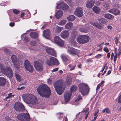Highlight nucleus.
Wrapping results in <instances>:
<instances>
[{
  "mask_svg": "<svg viewBox=\"0 0 121 121\" xmlns=\"http://www.w3.org/2000/svg\"><path fill=\"white\" fill-rule=\"evenodd\" d=\"M37 91L39 94L42 97L48 98L50 95V89L45 84L39 86L37 88Z\"/></svg>",
  "mask_w": 121,
  "mask_h": 121,
  "instance_id": "nucleus-1",
  "label": "nucleus"
},
{
  "mask_svg": "<svg viewBox=\"0 0 121 121\" xmlns=\"http://www.w3.org/2000/svg\"><path fill=\"white\" fill-rule=\"evenodd\" d=\"M54 86L57 94L59 95H61L65 88L62 82L60 81H57L54 83Z\"/></svg>",
  "mask_w": 121,
  "mask_h": 121,
  "instance_id": "nucleus-2",
  "label": "nucleus"
},
{
  "mask_svg": "<svg viewBox=\"0 0 121 121\" xmlns=\"http://www.w3.org/2000/svg\"><path fill=\"white\" fill-rule=\"evenodd\" d=\"M79 91L83 96L87 95L89 92V88L86 84L81 83L79 85Z\"/></svg>",
  "mask_w": 121,
  "mask_h": 121,
  "instance_id": "nucleus-3",
  "label": "nucleus"
},
{
  "mask_svg": "<svg viewBox=\"0 0 121 121\" xmlns=\"http://www.w3.org/2000/svg\"><path fill=\"white\" fill-rule=\"evenodd\" d=\"M98 21L100 24H98L94 21H92L90 22V24L96 27V28L99 29H101L103 28V25L101 23L105 24L106 23L107 20L104 18H99Z\"/></svg>",
  "mask_w": 121,
  "mask_h": 121,
  "instance_id": "nucleus-4",
  "label": "nucleus"
},
{
  "mask_svg": "<svg viewBox=\"0 0 121 121\" xmlns=\"http://www.w3.org/2000/svg\"><path fill=\"white\" fill-rule=\"evenodd\" d=\"M27 102L28 104H35L37 102V98L34 95L27 94L26 95Z\"/></svg>",
  "mask_w": 121,
  "mask_h": 121,
  "instance_id": "nucleus-5",
  "label": "nucleus"
},
{
  "mask_svg": "<svg viewBox=\"0 0 121 121\" xmlns=\"http://www.w3.org/2000/svg\"><path fill=\"white\" fill-rule=\"evenodd\" d=\"M89 39V37L86 35H81L77 37V42L81 44L88 42Z\"/></svg>",
  "mask_w": 121,
  "mask_h": 121,
  "instance_id": "nucleus-6",
  "label": "nucleus"
},
{
  "mask_svg": "<svg viewBox=\"0 0 121 121\" xmlns=\"http://www.w3.org/2000/svg\"><path fill=\"white\" fill-rule=\"evenodd\" d=\"M77 87L75 86H73L70 89L71 92H66L65 93L64 96L65 102L69 101L70 100L72 92L75 91L77 89Z\"/></svg>",
  "mask_w": 121,
  "mask_h": 121,
  "instance_id": "nucleus-7",
  "label": "nucleus"
},
{
  "mask_svg": "<svg viewBox=\"0 0 121 121\" xmlns=\"http://www.w3.org/2000/svg\"><path fill=\"white\" fill-rule=\"evenodd\" d=\"M47 64L48 65L51 66L56 65H57L59 63L57 59L51 56L46 61Z\"/></svg>",
  "mask_w": 121,
  "mask_h": 121,
  "instance_id": "nucleus-8",
  "label": "nucleus"
},
{
  "mask_svg": "<svg viewBox=\"0 0 121 121\" xmlns=\"http://www.w3.org/2000/svg\"><path fill=\"white\" fill-rule=\"evenodd\" d=\"M2 73L9 78H11L13 77V72L12 69L9 67H6Z\"/></svg>",
  "mask_w": 121,
  "mask_h": 121,
  "instance_id": "nucleus-9",
  "label": "nucleus"
},
{
  "mask_svg": "<svg viewBox=\"0 0 121 121\" xmlns=\"http://www.w3.org/2000/svg\"><path fill=\"white\" fill-rule=\"evenodd\" d=\"M17 117L22 121H27L29 119V115L28 113H24L18 114Z\"/></svg>",
  "mask_w": 121,
  "mask_h": 121,
  "instance_id": "nucleus-10",
  "label": "nucleus"
},
{
  "mask_svg": "<svg viewBox=\"0 0 121 121\" xmlns=\"http://www.w3.org/2000/svg\"><path fill=\"white\" fill-rule=\"evenodd\" d=\"M24 64L25 68L30 73L33 72L34 70L33 67L28 60H26L25 61Z\"/></svg>",
  "mask_w": 121,
  "mask_h": 121,
  "instance_id": "nucleus-11",
  "label": "nucleus"
},
{
  "mask_svg": "<svg viewBox=\"0 0 121 121\" xmlns=\"http://www.w3.org/2000/svg\"><path fill=\"white\" fill-rule=\"evenodd\" d=\"M14 108L17 111H22L24 109V106L22 103L17 102L15 104Z\"/></svg>",
  "mask_w": 121,
  "mask_h": 121,
  "instance_id": "nucleus-12",
  "label": "nucleus"
},
{
  "mask_svg": "<svg viewBox=\"0 0 121 121\" xmlns=\"http://www.w3.org/2000/svg\"><path fill=\"white\" fill-rule=\"evenodd\" d=\"M11 57L12 61L14 66L16 68L18 69L20 67L19 64L18 59L15 55H13Z\"/></svg>",
  "mask_w": 121,
  "mask_h": 121,
  "instance_id": "nucleus-13",
  "label": "nucleus"
},
{
  "mask_svg": "<svg viewBox=\"0 0 121 121\" xmlns=\"http://www.w3.org/2000/svg\"><path fill=\"white\" fill-rule=\"evenodd\" d=\"M35 67L36 69L39 71H42L43 68L42 64L39 61H36L34 62Z\"/></svg>",
  "mask_w": 121,
  "mask_h": 121,
  "instance_id": "nucleus-14",
  "label": "nucleus"
},
{
  "mask_svg": "<svg viewBox=\"0 0 121 121\" xmlns=\"http://www.w3.org/2000/svg\"><path fill=\"white\" fill-rule=\"evenodd\" d=\"M55 42L60 46H63L64 44V41L58 36H55L54 38Z\"/></svg>",
  "mask_w": 121,
  "mask_h": 121,
  "instance_id": "nucleus-15",
  "label": "nucleus"
},
{
  "mask_svg": "<svg viewBox=\"0 0 121 121\" xmlns=\"http://www.w3.org/2000/svg\"><path fill=\"white\" fill-rule=\"evenodd\" d=\"M67 51L69 53L72 55H77L79 52V50L72 48H68Z\"/></svg>",
  "mask_w": 121,
  "mask_h": 121,
  "instance_id": "nucleus-16",
  "label": "nucleus"
},
{
  "mask_svg": "<svg viewBox=\"0 0 121 121\" xmlns=\"http://www.w3.org/2000/svg\"><path fill=\"white\" fill-rule=\"evenodd\" d=\"M46 51L47 53L50 55L56 57V55L55 50L49 47L46 48Z\"/></svg>",
  "mask_w": 121,
  "mask_h": 121,
  "instance_id": "nucleus-17",
  "label": "nucleus"
},
{
  "mask_svg": "<svg viewBox=\"0 0 121 121\" xmlns=\"http://www.w3.org/2000/svg\"><path fill=\"white\" fill-rule=\"evenodd\" d=\"M69 34L70 32L69 31L64 30L61 32L60 35L61 37L65 39L68 37Z\"/></svg>",
  "mask_w": 121,
  "mask_h": 121,
  "instance_id": "nucleus-18",
  "label": "nucleus"
},
{
  "mask_svg": "<svg viewBox=\"0 0 121 121\" xmlns=\"http://www.w3.org/2000/svg\"><path fill=\"white\" fill-rule=\"evenodd\" d=\"M63 6L65 7L66 9H67L68 7L67 4L63 2H61L57 5L56 8L57 9H60L62 10L65 9L63 7Z\"/></svg>",
  "mask_w": 121,
  "mask_h": 121,
  "instance_id": "nucleus-19",
  "label": "nucleus"
},
{
  "mask_svg": "<svg viewBox=\"0 0 121 121\" xmlns=\"http://www.w3.org/2000/svg\"><path fill=\"white\" fill-rule=\"evenodd\" d=\"M74 14L76 15H81L83 14L82 9L81 8L77 7L74 12Z\"/></svg>",
  "mask_w": 121,
  "mask_h": 121,
  "instance_id": "nucleus-20",
  "label": "nucleus"
},
{
  "mask_svg": "<svg viewBox=\"0 0 121 121\" xmlns=\"http://www.w3.org/2000/svg\"><path fill=\"white\" fill-rule=\"evenodd\" d=\"M109 12L116 15L121 14L120 11L117 9H112L109 10Z\"/></svg>",
  "mask_w": 121,
  "mask_h": 121,
  "instance_id": "nucleus-21",
  "label": "nucleus"
},
{
  "mask_svg": "<svg viewBox=\"0 0 121 121\" xmlns=\"http://www.w3.org/2000/svg\"><path fill=\"white\" fill-rule=\"evenodd\" d=\"M50 30L48 29L43 31V35L46 39H48L50 38Z\"/></svg>",
  "mask_w": 121,
  "mask_h": 121,
  "instance_id": "nucleus-22",
  "label": "nucleus"
},
{
  "mask_svg": "<svg viewBox=\"0 0 121 121\" xmlns=\"http://www.w3.org/2000/svg\"><path fill=\"white\" fill-rule=\"evenodd\" d=\"M95 2L94 0L88 1L86 4V6L88 8H91L93 6Z\"/></svg>",
  "mask_w": 121,
  "mask_h": 121,
  "instance_id": "nucleus-23",
  "label": "nucleus"
},
{
  "mask_svg": "<svg viewBox=\"0 0 121 121\" xmlns=\"http://www.w3.org/2000/svg\"><path fill=\"white\" fill-rule=\"evenodd\" d=\"M6 82V79L4 78L0 77V85L1 86H4Z\"/></svg>",
  "mask_w": 121,
  "mask_h": 121,
  "instance_id": "nucleus-24",
  "label": "nucleus"
},
{
  "mask_svg": "<svg viewBox=\"0 0 121 121\" xmlns=\"http://www.w3.org/2000/svg\"><path fill=\"white\" fill-rule=\"evenodd\" d=\"M73 24L72 22H69L67 23L65 26L66 29H70L73 27Z\"/></svg>",
  "mask_w": 121,
  "mask_h": 121,
  "instance_id": "nucleus-25",
  "label": "nucleus"
},
{
  "mask_svg": "<svg viewBox=\"0 0 121 121\" xmlns=\"http://www.w3.org/2000/svg\"><path fill=\"white\" fill-rule=\"evenodd\" d=\"M61 58L64 62H66L68 60V56L64 54H62L61 56Z\"/></svg>",
  "mask_w": 121,
  "mask_h": 121,
  "instance_id": "nucleus-26",
  "label": "nucleus"
},
{
  "mask_svg": "<svg viewBox=\"0 0 121 121\" xmlns=\"http://www.w3.org/2000/svg\"><path fill=\"white\" fill-rule=\"evenodd\" d=\"M30 36L31 37L33 38H36L38 36V34L36 32H32L30 34Z\"/></svg>",
  "mask_w": 121,
  "mask_h": 121,
  "instance_id": "nucleus-27",
  "label": "nucleus"
},
{
  "mask_svg": "<svg viewBox=\"0 0 121 121\" xmlns=\"http://www.w3.org/2000/svg\"><path fill=\"white\" fill-rule=\"evenodd\" d=\"M93 9L94 12L96 13H99L100 11L99 8L96 6H94L93 8Z\"/></svg>",
  "mask_w": 121,
  "mask_h": 121,
  "instance_id": "nucleus-28",
  "label": "nucleus"
},
{
  "mask_svg": "<svg viewBox=\"0 0 121 121\" xmlns=\"http://www.w3.org/2000/svg\"><path fill=\"white\" fill-rule=\"evenodd\" d=\"M15 76L16 80L19 82H20L22 79V77L18 74L15 73Z\"/></svg>",
  "mask_w": 121,
  "mask_h": 121,
  "instance_id": "nucleus-29",
  "label": "nucleus"
},
{
  "mask_svg": "<svg viewBox=\"0 0 121 121\" xmlns=\"http://www.w3.org/2000/svg\"><path fill=\"white\" fill-rule=\"evenodd\" d=\"M77 34V31L76 30H74L72 32L71 34V36L73 39H74L76 38Z\"/></svg>",
  "mask_w": 121,
  "mask_h": 121,
  "instance_id": "nucleus-30",
  "label": "nucleus"
},
{
  "mask_svg": "<svg viewBox=\"0 0 121 121\" xmlns=\"http://www.w3.org/2000/svg\"><path fill=\"white\" fill-rule=\"evenodd\" d=\"M63 27L58 26L56 27V29H54V31H55L56 32L59 33L63 30Z\"/></svg>",
  "mask_w": 121,
  "mask_h": 121,
  "instance_id": "nucleus-31",
  "label": "nucleus"
},
{
  "mask_svg": "<svg viewBox=\"0 0 121 121\" xmlns=\"http://www.w3.org/2000/svg\"><path fill=\"white\" fill-rule=\"evenodd\" d=\"M12 93H10L8 94V96L6 97L5 99H4V101H9V98H11L13 96H14V95H12Z\"/></svg>",
  "mask_w": 121,
  "mask_h": 121,
  "instance_id": "nucleus-32",
  "label": "nucleus"
},
{
  "mask_svg": "<svg viewBox=\"0 0 121 121\" xmlns=\"http://www.w3.org/2000/svg\"><path fill=\"white\" fill-rule=\"evenodd\" d=\"M79 30L81 32L87 33L89 30V28H81Z\"/></svg>",
  "mask_w": 121,
  "mask_h": 121,
  "instance_id": "nucleus-33",
  "label": "nucleus"
},
{
  "mask_svg": "<svg viewBox=\"0 0 121 121\" xmlns=\"http://www.w3.org/2000/svg\"><path fill=\"white\" fill-rule=\"evenodd\" d=\"M5 67L4 65L0 63V73L3 72Z\"/></svg>",
  "mask_w": 121,
  "mask_h": 121,
  "instance_id": "nucleus-34",
  "label": "nucleus"
},
{
  "mask_svg": "<svg viewBox=\"0 0 121 121\" xmlns=\"http://www.w3.org/2000/svg\"><path fill=\"white\" fill-rule=\"evenodd\" d=\"M67 19L69 21H72L75 19V17L74 16H69L68 17H67Z\"/></svg>",
  "mask_w": 121,
  "mask_h": 121,
  "instance_id": "nucleus-35",
  "label": "nucleus"
},
{
  "mask_svg": "<svg viewBox=\"0 0 121 121\" xmlns=\"http://www.w3.org/2000/svg\"><path fill=\"white\" fill-rule=\"evenodd\" d=\"M67 22V21L66 20H63L59 22V24L61 26L64 25Z\"/></svg>",
  "mask_w": 121,
  "mask_h": 121,
  "instance_id": "nucleus-36",
  "label": "nucleus"
},
{
  "mask_svg": "<svg viewBox=\"0 0 121 121\" xmlns=\"http://www.w3.org/2000/svg\"><path fill=\"white\" fill-rule=\"evenodd\" d=\"M63 13L62 11L59 10L57 12L55 15H62Z\"/></svg>",
  "mask_w": 121,
  "mask_h": 121,
  "instance_id": "nucleus-37",
  "label": "nucleus"
},
{
  "mask_svg": "<svg viewBox=\"0 0 121 121\" xmlns=\"http://www.w3.org/2000/svg\"><path fill=\"white\" fill-rule=\"evenodd\" d=\"M108 69V67L107 64H106L104 65V68H103L100 71L99 73L100 74L102 73L103 72L104 69H105V70H107Z\"/></svg>",
  "mask_w": 121,
  "mask_h": 121,
  "instance_id": "nucleus-38",
  "label": "nucleus"
},
{
  "mask_svg": "<svg viewBox=\"0 0 121 121\" xmlns=\"http://www.w3.org/2000/svg\"><path fill=\"white\" fill-rule=\"evenodd\" d=\"M102 112L103 113L105 112L107 113H108L110 112V110L108 108H106L103 110Z\"/></svg>",
  "mask_w": 121,
  "mask_h": 121,
  "instance_id": "nucleus-39",
  "label": "nucleus"
},
{
  "mask_svg": "<svg viewBox=\"0 0 121 121\" xmlns=\"http://www.w3.org/2000/svg\"><path fill=\"white\" fill-rule=\"evenodd\" d=\"M30 17V16H20V17L24 19H28Z\"/></svg>",
  "mask_w": 121,
  "mask_h": 121,
  "instance_id": "nucleus-40",
  "label": "nucleus"
},
{
  "mask_svg": "<svg viewBox=\"0 0 121 121\" xmlns=\"http://www.w3.org/2000/svg\"><path fill=\"white\" fill-rule=\"evenodd\" d=\"M30 14V12L28 11V10H26L24 11V12L22 13L21 15H28Z\"/></svg>",
  "mask_w": 121,
  "mask_h": 121,
  "instance_id": "nucleus-41",
  "label": "nucleus"
},
{
  "mask_svg": "<svg viewBox=\"0 0 121 121\" xmlns=\"http://www.w3.org/2000/svg\"><path fill=\"white\" fill-rule=\"evenodd\" d=\"M13 12L15 14H17L19 13L20 11L18 10L14 9L13 10Z\"/></svg>",
  "mask_w": 121,
  "mask_h": 121,
  "instance_id": "nucleus-42",
  "label": "nucleus"
},
{
  "mask_svg": "<svg viewBox=\"0 0 121 121\" xmlns=\"http://www.w3.org/2000/svg\"><path fill=\"white\" fill-rule=\"evenodd\" d=\"M105 17L111 20L114 18L113 16H105Z\"/></svg>",
  "mask_w": 121,
  "mask_h": 121,
  "instance_id": "nucleus-43",
  "label": "nucleus"
},
{
  "mask_svg": "<svg viewBox=\"0 0 121 121\" xmlns=\"http://www.w3.org/2000/svg\"><path fill=\"white\" fill-rule=\"evenodd\" d=\"M30 45L33 46H35L36 45V43L35 41H33L30 43Z\"/></svg>",
  "mask_w": 121,
  "mask_h": 121,
  "instance_id": "nucleus-44",
  "label": "nucleus"
},
{
  "mask_svg": "<svg viewBox=\"0 0 121 121\" xmlns=\"http://www.w3.org/2000/svg\"><path fill=\"white\" fill-rule=\"evenodd\" d=\"M117 101L119 103H121V95L119 96L118 97Z\"/></svg>",
  "mask_w": 121,
  "mask_h": 121,
  "instance_id": "nucleus-45",
  "label": "nucleus"
},
{
  "mask_svg": "<svg viewBox=\"0 0 121 121\" xmlns=\"http://www.w3.org/2000/svg\"><path fill=\"white\" fill-rule=\"evenodd\" d=\"M25 87L24 86H22L21 87H18L17 89L18 90L21 91L23 90L25 88Z\"/></svg>",
  "mask_w": 121,
  "mask_h": 121,
  "instance_id": "nucleus-46",
  "label": "nucleus"
},
{
  "mask_svg": "<svg viewBox=\"0 0 121 121\" xmlns=\"http://www.w3.org/2000/svg\"><path fill=\"white\" fill-rule=\"evenodd\" d=\"M103 50L104 51L106 52H108L109 51L108 49L106 47H104L103 49Z\"/></svg>",
  "mask_w": 121,
  "mask_h": 121,
  "instance_id": "nucleus-47",
  "label": "nucleus"
},
{
  "mask_svg": "<svg viewBox=\"0 0 121 121\" xmlns=\"http://www.w3.org/2000/svg\"><path fill=\"white\" fill-rule=\"evenodd\" d=\"M24 39L26 42H28L29 40V39L27 37H25Z\"/></svg>",
  "mask_w": 121,
  "mask_h": 121,
  "instance_id": "nucleus-48",
  "label": "nucleus"
},
{
  "mask_svg": "<svg viewBox=\"0 0 121 121\" xmlns=\"http://www.w3.org/2000/svg\"><path fill=\"white\" fill-rule=\"evenodd\" d=\"M99 110H98V109L96 110V111L95 112V113L94 114V116H95V117H97V116H98L97 115V114L99 112Z\"/></svg>",
  "mask_w": 121,
  "mask_h": 121,
  "instance_id": "nucleus-49",
  "label": "nucleus"
},
{
  "mask_svg": "<svg viewBox=\"0 0 121 121\" xmlns=\"http://www.w3.org/2000/svg\"><path fill=\"white\" fill-rule=\"evenodd\" d=\"M82 99L80 95L78 96V99L75 100V101H78L79 100L81 99Z\"/></svg>",
  "mask_w": 121,
  "mask_h": 121,
  "instance_id": "nucleus-50",
  "label": "nucleus"
},
{
  "mask_svg": "<svg viewBox=\"0 0 121 121\" xmlns=\"http://www.w3.org/2000/svg\"><path fill=\"white\" fill-rule=\"evenodd\" d=\"M101 54H98L97 55L95 56V58H100L101 57Z\"/></svg>",
  "mask_w": 121,
  "mask_h": 121,
  "instance_id": "nucleus-51",
  "label": "nucleus"
},
{
  "mask_svg": "<svg viewBox=\"0 0 121 121\" xmlns=\"http://www.w3.org/2000/svg\"><path fill=\"white\" fill-rule=\"evenodd\" d=\"M59 69L58 68H56L53 69L52 71V72H55L57 71Z\"/></svg>",
  "mask_w": 121,
  "mask_h": 121,
  "instance_id": "nucleus-52",
  "label": "nucleus"
},
{
  "mask_svg": "<svg viewBox=\"0 0 121 121\" xmlns=\"http://www.w3.org/2000/svg\"><path fill=\"white\" fill-rule=\"evenodd\" d=\"M63 73V71L61 70H59L58 72V74L59 75L62 74Z\"/></svg>",
  "mask_w": 121,
  "mask_h": 121,
  "instance_id": "nucleus-53",
  "label": "nucleus"
},
{
  "mask_svg": "<svg viewBox=\"0 0 121 121\" xmlns=\"http://www.w3.org/2000/svg\"><path fill=\"white\" fill-rule=\"evenodd\" d=\"M76 67V65H74L73 66H72L71 68H70V70H72L74 69V68Z\"/></svg>",
  "mask_w": 121,
  "mask_h": 121,
  "instance_id": "nucleus-54",
  "label": "nucleus"
},
{
  "mask_svg": "<svg viewBox=\"0 0 121 121\" xmlns=\"http://www.w3.org/2000/svg\"><path fill=\"white\" fill-rule=\"evenodd\" d=\"M61 16H55V17L58 19H60L61 17Z\"/></svg>",
  "mask_w": 121,
  "mask_h": 121,
  "instance_id": "nucleus-55",
  "label": "nucleus"
},
{
  "mask_svg": "<svg viewBox=\"0 0 121 121\" xmlns=\"http://www.w3.org/2000/svg\"><path fill=\"white\" fill-rule=\"evenodd\" d=\"M107 28L108 29H110L111 30L112 29V26L110 25H108L107 26Z\"/></svg>",
  "mask_w": 121,
  "mask_h": 121,
  "instance_id": "nucleus-56",
  "label": "nucleus"
},
{
  "mask_svg": "<svg viewBox=\"0 0 121 121\" xmlns=\"http://www.w3.org/2000/svg\"><path fill=\"white\" fill-rule=\"evenodd\" d=\"M115 39L116 44H117L118 43V39L117 38H115Z\"/></svg>",
  "mask_w": 121,
  "mask_h": 121,
  "instance_id": "nucleus-57",
  "label": "nucleus"
},
{
  "mask_svg": "<svg viewBox=\"0 0 121 121\" xmlns=\"http://www.w3.org/2000/svg\"><path fill=\"white\" fill-rule=\"evenodd\" d=\"M88 109H87L85 110L83 112H82V113H84V114H85L86 112H87L88 111Z\"/></svg>",
  "mask_w": 121,
  "mask_h": 121,
  "instance_id": "nucleus-58",
  "label": "nucleus"
},
{
  "mask_svg": "<svg viewBox=\"0 0 121 121\" xmlns=\"http://www.w3.org/2000/svg\"><path fill=\"white\" fill-rule=\"evenodd\" d=\"M4 52L6 54H8L9 52V50L8 49H6L4 50Z\"/></svg>",
  "mask_w": 121,
  "mask_h": 121,
  "instance_id": "nucleus-59",
  "label": "nucleus"
},
{
  "mask_svg": "<svg viewBox=\"0 0 121 121\" xmlns=\"http://www.w3.org/2000/svg\"><path fill=\"white\" fill-rule=\"evenodd\" d=\"M9 25L10 26L13 27L14 26V23H13L11 22L9 23Z\"/></svg>",
  "mask_w": 121,
  "mask_h": 121,
  "instance_id": "nucleus-60",
  "label": "nucleus"
},
{
  "mask_svg": "<svg viewBox=\"0 0 121 121\" xmlns=\"http://www.w3.org/2000/svg\"><path fill=\"white\" fill-rule=\"evenodd\" d=\"M65 0L69 4L72 1V0Z\"/></svg>",
  "mask_w": 121,
  "mask_h": 121,
  "instance_id": "nucleus-61",
  "label": "nucleus"
},
{
  "mask_svg": "<svg viewBox=\"0 0 121 121\" xmlns=\"http://www.w3.org/2000/svg\"><path fill=\"white\" fill-rule=\"evenodd\" d=\"M105 6L106 7V8L107 9H108L109 8V5L108 4H105L104 7Z\"/></svg>",
  "mask_w": 121,
  "mask_h": 121,
  "instance_id": "nucleus-62",
  "label": "nucleus"
},
{
  "mask_svg": "<svg viewBox=\"0 0 121 121\" xmlns=\"http://www.w3.org/2000/svg\"><path fill=\"white\" fill-rule=\"evenodd\" d=\"M93 61L92 60H89L87 61V62L88 63H90V62H92Z\"/></svg>",
  "mask_w": 121,
  "mask_h": 121,
  "instance_id": "nucleus-63",
  "label": "nucleus"
},
{
  "mask_svg": "<svg viewBox=\"0 0 121 121\" xmlns=\"http://www.w3.org/2000/svg\"><path fill=\"white\" fill-rule=\"evenodd\" d=\"M101 86V85H100V84H98V85L97 88H96V90H97L99 89L100 87V86Z\"/></svg>",
  "mask_w": 121,
  "mask_h": 121,
  "instance_id": "nucleus-64",
  "label": "nucleus"
}]
</instances>
